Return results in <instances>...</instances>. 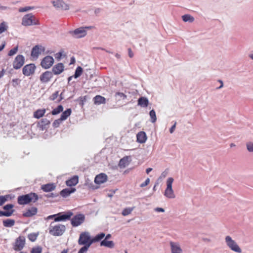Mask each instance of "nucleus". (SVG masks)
<instances>
[{
  "label": "nucleus",
  "instance_id": "1",
  "mask_svg": "<svg viewBox=\"0 0 253 253\" xmlns=\"http://www.w3.org/2000/svg\"><path fill=\"white\" fill-rule=\"evenodd\" d=\"M39 199L37 194L31 193L18 196L17 203L21 205H26L29 203H35Z\"/></svg>",
  "mask_w": 253,
  "mask_h": 253
},
{
  "label": "nucleus",
  "instance_id": "2",
  "mask_svg": "<svg viewBox=\"0 0 253 253\" xmlns=\"http://www.w3.org/2000/svg\"><path fill=\"white\" fill-rule=\"evenodd\" d=\"M66 230L65 225L61 224H55L54 222L50 223L49 233L53 236H60L64 234Z\"/></svg>",
  "mask_w": 253,
  "mask_h": 253
},
{
  "label": "nucleus",
  "instance_id": "3",
  "mask_svg": "<svg viewBox=\"0 0 253 253\" xmlns=\"http://www.w3.org/2000/svg\"><path fill=\"white\" fill-rule=\"evenodd\" d=\"M22 24L23 26H27L32 25L39 24V20L35 18L34 15L31 13L25 15L22 21Z\"/></svg>",
  "mask_w": 253,
  "mask_h": 253
},
{
  "label": "nucleus",
  "instance_id": "4",
  "mask_svg": "<svg viewBox=\"0 0 253 253\" xmlns=\"http://www.w3.org/2000/svg\"><path fill=\"white\" fill-rule=\"evenodd\" d=\"M173 179L172 177L168 178L167 180V188L165 191V196L169 199H174L175 197V194L172 189V184Z\"/></svg>",
  "mask_w": 253,
  "mask_h": 253
},
{
  "label": "nucleus",
  "instance_id": "5",
  "mask_svg": "<svg viewBox=\"0 0 253 253\" xmlns=\"http://www.w3.org/2000/svg\"><path fill=\"white\" fill-rule=\"evenodd\" d=\"M89 232H82L80 234L79 239V244L80 245H88L91 246L92 243H90L92 241Z\"/></svg>",
  "mask_w": 253,
  "mask_h": 253
},
{
  "label": "nucleus",
  "instance_id": "6",
  "mask_svg": "<svg viewBox=\"0 0 253 253\" xmlns=\"http://www.w3.org/2000/svg\"><path fill=\"white\" fill-rule=\"evenodd\" d=\"M92 28L91 26L80 27L78 29H76L74 31L70 32V34L75 38H81L85 37L86 35L85 29H91Z\"/></svg>",
  "mask_w": 253,
  "mask_h": 253
},
{
  "label": "nucleus",
  "instance_id": "7",
  "mask_svg": "<svg viewBox=\"0 0 253 253\" xmlns=\"http://www.w3.org/2000/svg\"><path fill=\"white\" fill-rule=\"evenodd\" d=\"M225 242L226 245H227L228 247L234 252H236L237 253H241V249L240 247L238 246L236 242L232 239L231 237L228 236L225 237Z\"/></svg>",
  "mask_w": 253,
  "mask_h": 253
},
{
  "label": "nucleus",
  "instance_id": "8",
  "mask_svg": "<svg viewBox=\"0 0 253 253\" xmlns=\"http://www.w3.org/2000/svg\"><path fill=\"white\" fill-rule=\"evenodd\" d=\"M56 217L54 219V222L65 221L69 220L73 215V212L68 211L66 212H59L55 214Z\"/></svg>",
  "mask_w": 253,
  "mask_h": 253
},
{
  "label": "nucleus",
  "instance_id": "9",
  "mask_svg": "<svg viewBox=\"0 0 253 253\" xmlns=\"http://www.w3.org/2000/svg\"><path fill=\"white\" fill-rule=\"evenodd\" d=\"M85 221L84 214L80 213L75 215L71 219V224L73 227H77L82 224Z\"/></svg>",
  "mask_w": 253,
  "mask_h": 253
},
{
  "label": "nucleus",
  "instance_id": "10",
  "mask_svg": "<svg viewBox=\"0 0 253 253\" xmlns=\"http://www.w3.org/2000/svg\"><path fill=\"white\" fill-rule=\"evenodd\" d=\"M25 62V58L22 55H17L12 62V67L16 70L21 69Z\"/></svg>",
  "mask_w": 253,
  "mask_h": 253
},
{
  "label": "nucleus",
  "instance_id": "11",
  "mask_svg": "<svg viewBox=\"0 0 253 253\" xmlns=\"http://www.w3.org/2000/svg\"><path fill=\"white\" fill-rule=\"evenodd\" d=\"M54 64V59L52 56H46L42 59V62H41V66L44 69H49Z\"/></svg>",
  "mask_w": 253,
  "mask_h": 253
},
{
  "label": "nucleus",
  "instance_id": "12",
  "mask_svg": "<svg viewBox=\"0 0 253 253\" xmlns=\"http://www.w3.org/2000/svg\"><path fill=\"white\" fill-rule=\"evenodd\" d=\"M36 67L33 63L27 64L23 67L22 73L24 76H29L35 73Z\"/></svg>",
  "mask_w": 253,
  "mask_h": 253
},
{
  "label": "nucleus",
  "instance_id": "13",
  "mask_svg": "<svg viewBox=\"0 0 253 253\" xmlns=\"http://www.w3.org/2000/svg\"><path fill=\"white\" fill-rule=\"evenodd\" d=\"M24 245L25 238L23 236H20L17 238L13 246V249L16 251H20L24 247Z\"/></svg>",
  "mask_w": 253,
  "mask_h": 253
},
{
  "label": "nucleus",
  "instance_id": "14",
  "mask_svg": "<svg viewBox=\"0 0 253 253\" xmlns=\"http://www.w3.org/2000/svg\"><path fill=\"white\" fill-rule=\"evenodd\" d=\"M53 78V73L50 71H45L40 75V80L42 83H47Z\"/></svg>",
  "mask_w": 253,
  "mask_h": 253
},
{
  "label": "nucleus",
  "instance_id": "15",
  "mask_svg": "<svg viewBox=\"0 0 253 253\" xmlns=\"http://www.w3.org/2000/svg\"><path fill=\"white\" fill-rule=\"evenodd\" d=\"M44 50V49L42 46L37 45L32 48L31 56L34 58L37 59L41 52H43Z\"/></svg>",
  "mask_w": 253,
  "mask_h": 253
},
{
  "label": "nucleus",
  "instance_id": "16",
  "mask_svg": "<svg viewBox=\"0 0 253 253\" xmlns=\"http://www.w3.org/2000/svg\"><path fill=\"white\" fill-rule=\"evenodd\" d=\"M53 5L55 7L61 10H67L69 8V5L62 0H57L54 1Z\"/></svg>",
  "mask_w": 253,
  "mask_h": 253
},
{
  "label": "nucleus",
  "instance_id": "17",
  "mask_svg": "<svg viewBox=\"0 0 253 253\" xmlns=\"http://www.w3.org/2000/svg\"><path fill=\"white\" fill-rule=\"evenodd\" d=\"M107 180V176L106 174H98L97 175L95 178V183L97 184H101L105 182H106Z\"/></svg>",
  "mask_w": 253,
  "mask_h": 253
},
{
  "label": "nucleus",
  "instance_id": "18",
  "mask_svg": "<svg viewBox=\"0 0 253 253\" xmlns=\"http://www.w3.org/2000/svg\"><path fill=\"white\" fill-rule=\"evenodd\" d=\"M171 253H182V249L179 244L175 242H170Z\"/></svg>",
  "mask_w": 253,
  "mask_h": 253
},
{
  "label": "nucleus",
  "instance_id": "19",
  "mask_svg": "<svg viewBox=\"0 0 253 253\" xmlns=\"http://www.w3.org/2000/svg\"><path fill=\"white\" fill-rule=\"evenodd\" d=\"M64 66L62 63L56 64L52 68V72L55 75H58L63 72Z\"/></svg>",
  "mask_w": 253,
  "mask_h": 253
},
{
  "label": "nucleus",
  "instance_id": "20",
  "mask_svg": "<svg viewBox=\"0 0 253 253\" xmlns=\"http://www.w3.org/2000/svg\"><path fill=\"white\" fill-rule=\"evenodd\" d=\"M38 212V209L37 208L32 207L28 209L26 211L23 213V215L24 217H32L33 215L37 214Z\"/></svg>",
  "mask_w": 253,
  "mask_h": 253
},
{
  "label": "nucleus",
  "instance_id": "21",
  "mask_svg": "<svg viewBox=\"0 0 253 253\" xmlns=\"http://www.w3.org/2000/svg\"><path fill=\"white\" fill-rule=\"evenodd\" d=\"M79 183V176L74 175L70 179L66 181V184L68 186L72 187L75 186Z\"/></svg>",
  "mask_w": 253,
  "mask_h": 253
},
{
  "label": "nucleus",
  "instance_id": "22",
  "mask_svg": "<svg viewBox=\"0 0 253 253\" xmlns=\"http://www.w3.org/2000/svg\"><path fill=\"white\" fill-rule=\"evenodd\" d=\"M56 186L53 183L45 184L42 186V189L45 192H49L54 190L55 189Z\"/></svg>",
  "mask_w": 253,
  "mask_h": 253
},
{
  "label": "nucleus",
  "instance_id": "23",
  "mask_svg": "<svg viewBox=\"0 0 253 253\" xmlns=\"http://www.w3.org/2000/svg\"><path fill=\"white\" fill-rule=\"evenodd\" d=\"M75 191L76 189L75 188L64 189L61 191L60 195L63 197L66 198Z\"/></svg>",
  "mask_w": 253,
  "mask_h": 253
},
{
  "label": "nucleus",
  "instance_id": "24",
  "mask_svg": "<svg viewBox=\"0 0 253 253\" xmlns=\"http://www.w3.org/2000/svg\"><path fill=\"white\" fill-rule=\"evenodd\" d=\"M93 102L96 105L105 104L106 98L100 95H96L93 97Z\"/></svg>",
  "mask_w": 253,
  "mask_h": 253
},
{
  "label": "nucleus",
  "instance_id": "25",
  "mask_svg": "<svg viewBox=\"0 0 253 253\" xmlns=\"http://www.w3.org/2000/svg\"><path fill=\"white\" fill-rule=\"evenodd\" d=\"M136 140L140 143H143L146 140V135L144 131H140L136 135Z\"/></svg>",
  "mask_w": 253,
  "mask_h": 253
},
{
  "label": "nucleus",
  "instance_id": "26",
  "mask_svg": "<svg viewBox=\"0 0 253 253\" xmlns=\"http://www.w3.org/2000/svg\"><path fill=\"white\" fill-rule=\"evenodd\" d=\"M138 104L141 107H147L149 105V101L145 97H140L138 99Z\"/></svg>",
  "mask_w": 253,
  "mask_h": 253
},
{
  "label": "nucleus",
  "instance_id": "27",
  "mask_svg": "<svg viewBox=\"0 0 253 253\" xmlns=\"http://www.w3.org/2000/svg\"><path fill=\"white\" fill-rule=\"evenodd\" d=\"M15 223V221L13 219L7 218L3 220V226L5 227H12Z\"/></svg>",
  "mask_w": 253,
  "mask_h": 253
},
{
  "label": "nucleus",
  "instance_id": "28",
  "mask_svg": "<svg viewBox=\"0 0 253 253\" xmlns=\"http://www.w3.org/2000/svg\"><path fill=\"white\" fill-rule=\"evenodd\" d=\"M45 113V109H38L34 112L33 116L35 118L40 119L43 117Z\"/></svg>",
  "mask_w": 253,
  "mask_h": 253
},
{
  "label": "nucleus",
  "instance_id": "29",
  "mask_svg": "<svg viewBox=\"0 0 253 253\" xmlns=\"http://www.w3.org/2000/svg\"><path fill=\"white\" fill-rule=\"evenodd\" d=\"M101 246L106 247L109 248H113L114 247V243L113 241H108L104 239L100 243Z\"/></svg>",
  "mask_w": 253,
  "mask_h": 253
},
{
  "label": "nucleus",
  "instance_id": "30",
  "mask_svg": "<svg viewBox=\"0 0 253 253\" xmlns=\"http://www.w3.org/2000/svg\"><path fill=\"white\" fill-rule=\"evenodd\" d=\"M105 237V234L102 232L100 233L97 235H96L94 238L92 239V241L90 243H96L100 241H101L102 239H103Z\"/></svg>",
  "mask_w": 253,
  "mask_h": 253
},
{
  "label": "nucleus",
  "instance_id": "31",
  "mask_svg": "<svg viewBox=\"0 0 253 253\" xmlns=\"http://www.w3.org/2000/svg\"><path fill=\"white\" fill-rule=\"evenodd\" d=\"M72 111L70 108L67 109L64 112H63L62 114H61L60 119L63 121H65L67 119L68 117L70 116L71 114Z\"/></svg>",
  "mask_w": 253,
  "mask_h": 253
},
{
  "label": "nucleus",
  "instance_id": "32",
  "mask_svg": "<svg viewBox=\"0 0 253 253\" xmlns=\"http://www.w3.org/2000/svg\"><path fill=\"white\" fill-rule=\"evenodd\" d=\"M39 232H34L30 233L28 235V238L29 240V241L34 242L36 241L39 236Z\"/></svg>",
  "mask_w": 253,
  "mask_h": 253
},
{
  "label": "nucleus",
  "instance_id": "33",
  "mask_svg": "<svg viewBox=\"0 0 253 253\" xmlns=\"http://www.w3.org/2000/svg\"><path fill=\"white\" fill-rule=\"evenodd\" d=\"M64 108L62 105H59L57 107L54 109L51 112V114L53 116L59 114L60 112H63Z\"/></svg>",
  "mask_w": 253,
  "mask_h": 253
},
{
  "label": "nucleus",
  "instance_id": "34",
  "mask_svg": "<svg viewBox=\"0 0 253 253\" xmlns=\"http://www.w3.org/2000/svg\"><path fill=\"white\" fill-rule=\"evenodd\" d=\"M182 20L184 22H193L194 20V17L190 15H183L182 16Z\"/></svg>",
  "mask_w": 253,
  "mask_h": 253
},
{
  "label": "nucleus",
  "instance_id": "35",
  "mask_svg": "<svg viewBox=\"0 0 253 253\" xmlns=\"http://www.w3.org/2000/svg\"><path fill=\"white\" fill-rule=\"evenodd\" d=\"M128 164V157H124L123 159H120L119 162V165L120 167L125 168Z\"/></svg>",
  "mask_w": 253,
  "mask_h": 253
},
{
  "label": "nucleus",
  "instance_id": "36",
  "mask_svg": "<svg viewBox=\"0 0 253 253\" xmlns=\"http://www.w3.org/2000/svg\"><path fill=\"white\" fill-rule=\"evenodd\" d=\"M134 207L133 208H125L123 211L122 214L123 216H127L129 214L134 210Z\"/></svg>",
  "mask_w": 253,
  "mask_h": 253
},
{
  "label": "nucleus",
  "instance_id": "37",
  "mask_svg": "<svg viewBox=\"0 0 253 253\" xmlns=\"http://www.w3.org/2000/svg\"><path fill=\"white\" fill-rule=\"evenodd\" d=\"M13 211H14L13 210H12L10 211H0V216H6V217L10 216L12 215V214L13 213Z\"/></svg>",
  "mask_w": 253,
  "mask_h": 253
},
{
  "label": "nucleus",
  "instance_id": "38",
  "mask_svg": "<svg viewBox=\"0 0 253 253\" xmlns=\"http://www.w3.org/2000/svg\"><path fill=\"white\" fill-rule=\"evenodd\" d=\"M82 72H83V69L81 67H77L76 71H75L74 77L75 78L80 77L81 76Z\"/></svg>",
  "mask_w": 253,
  "mask_h": 253
},
{
  "label": "nucleus",
  "instance_id": "39",
  "mask_svg": "<svg viewBox=\"0 0 253 253\" xmlns=\"http://www.w3.org/2000/svg\"><path fill=\"white\" fill-rule=\"evenodd\" d=\"M149 115L151 119V122L152 123H155L156 121V116L155 111L154 110H151L150 111Z\"/></svg>",
  "mask_w": 253,
  "mask_h": 253
},
{
  "label": "nucleus",
  "instance_id": "40",
  "mask_svg": "<svg viewBox=\"0 0 253 253\" xmlns=\"http://www.w3.org/2000/svg\"><path fill=\"white\" fill-rule=\"evenodd\" d=\"M7 29V26L4 22L0 24V34L5 31Z\"/></svg>",
  "mask_w": 253,
  "mask_h": 253
},
{
  "label": "nucleus",
  "instance_id": "41",
  "mask_svg": "<svg viewBox=\"0 0 253 253\" xmlns=\"http://www.w3.org/2000/svg\"><path fill=\"white\" fill-rule=\"evenodd\" d=\"M18 51V46L15 47H14L10 50L9 53H8V55L9 56H12L14 54H16Z\"/></svg>",
  "mask_w": 253,
  "mask_h": 253
},
{
  "label": "nucleus",
  "instance_id": "42",
  "mask_svg": "<svg viewBox=\"0 0 253 253\" xmlns=\"http://www.w3.org/2000/svg\"><path fill=\"white\" fill-rule=\"evenodd\" d=\"M90 246V245H84V246H83L81 249L80 250V251H79L78 253H85L87 252V251L88 250V248H89Z\"/></svg>",
  "mask_w": 253,
  "mask_h": 253
},
{
  "label": "nucleus",
  "instance_id": "43",
  "mask_svg": "<svg viewBox=\"0 0 253 253\" xmlns=\"http://www.w3.org/2000/svg\"><path fill=\"white\" fill-rule=\"evenodd\" d=\"M8 198V195L0 196V206L6 202Z\"/></svg>",
  "mask_w": 253,
  "mask_h": 253
},
{
  "label": "nucleus",
  "instance_id": "44",
  "mask_svg": "<svg viewBox=\"0 0 253 253\" xmlns=\"http://www.w3.org/2000/svg\"><path fill=\"white\" fill-rule=\"evenodd\" d=\"M42 252V248L41 247L33 248L32 250L31 253H41Z\"/></svg>",
  "mask_w": 253,
  "mask_h": 253
},
{
  "label": "nucleus",
  "instance_id": "45",
  "mask_svg": "<svg viewBox=\"0 0 253 253\" xmlns=\"http://www.w3.org/2000/svg\"><path fill=\"white\" fill-rule=\"evenodd\" d=\"M61 121H64L62 120H61V119H58L57 120H55L53 123V126L54 127H57L60 126V124L61 122Z\"/></svg>",
  "mask_w": 253,
  "mask_h": 253
},
{
  "label": "nucleus",
  "instance_id": "46",
  "mask_svg": "<svg viewBox=\"0 0 253 253\" xmlns=\"http://www.w3.org/2000/svg\"><path fill=\"white\" fill-rule=\"evenodd\" d=\"M247 148L248 151L253 152V143L250 142L247 143Z\"/></svg>",
  "mask_w": 253,
  "mask_h": 253
},
{
  "label": "nucleus",
  "instance_id": "47",
  "mask_svg": "<svg viewBox=\"0 0 253 253\" xmlns=\"http://www.w3.org/2000/svg\"><path fill=\"white\" fill-rule=\"evenodd\" d=\"M41 124H42V126H45L49 125L50 124V121L47 119H43L40 121Z\"/></svg>",
  "mask_w": 253,
  "mask_h": 253
},
{
  "label": "nucleus",
  "instance_id": "48",
  "mask_svg": "<svg viewBox=\"0 0 253 253\" xmlns=\"http://www.w3.org/2000/svg\"><path fill=\"white\" fill-rule=\"evenodd\" d=\"M59 95V92L58 91H56L55 92H54L51 96L49 97V99L50 100H52V101H54L55 100L57 97H58Z\"/></svg>",
  "mask_w": 253,
  "mask_h": 253
},
{
  "label": "nucleus",
  "instance_id": "49",
  "mask_svg": "<svg viewBox=\"0 0 253 253\" xmlns=\"http://www.w3.org/2000/svg\"><path fill=\"white\" fill-rule=\"evenodd\" d=\"M63 51H60L59 52L55 54V58L58 61L60 60L61 59V57L63 56Z\"/></svg>",
  "mask_w": 253,
  "mask_h": 253
},
{
  "label": "nucleus",
  "instance_id": "50",
  "mask_svg": "<svg viewBox=\"0 0 253 253\" xmlns=\"http://www.w3.org/2000/svg\"><path fill=\"white\" fill-rule=\"evenodd\" d=\"M13 208V205L12 204H7L4 207V208H3V209L6 210V211H10L12 210V209Z\"/></svg>",
  "mask_w": 253,
  "mask_h": 253
},
{
  "label": "nucleus",
  "instance_id": "51",
  "mask_svg": "<svg viewBox=\"0 0 253 253\" xmlns=\"http://www.w3.org/2000/svg\"><path fill=\"white\" fill-rule=\"evenodd\" d=\"M150 183V179L147 178L145 181L140 185V187L143 188L148 185Z\"/></svg>",
  "mask_w": 253,
  "mask_h": 253
},
{
  "label": "nucleus",
  "instance_id": "52",
  "mask_svg": "<svg viewBox=\"0 0 253 253\" xmlns=\"http://www.w3.org/2000/svg\"><path fill=\"white\" fill-rule=\"evenodd\" d=\"M33 9V7L30 6H26L25 7L21 8L19 9V11L20 12H24L27 11L28 10H30Z\"/></svg>",
  "mask_w": 253,
  "mask_h": 253
},
{
  "label": "nucleus",
  "instance_id": "53",
  "mask_svg": "<svg viewBox=\"0 0 253 253\" xmlns=\"http://www.w3.org/2000/svg\"><path fill=\"white\" fill-rule=\"evenodd\" d=\"M20 80L18 79H13L12 81V83H13V85L15 86L19 84Z\"/></svg>",
  "mask_w": 253,
  "mask_h": 253
},
{
  "label": "nucleus",
  "instance_id": "54",
  "mask_svg": "<svg viewBox=\"0 0 253 253\" xmlns=\"http://www.w3.org/2000/svg\"><path fill=\"white\" fill-rule=\"evenodd\" d=\"M176 123L175 122L174 124V125L172 126L171 128H170L169 131L170 133H172L173 131H174L176 127Z\"/></svg>",
  "mask_w": 253,
  "mask_h": 253
},
{
  "label": "nucleus",
  "instance_id": "55",
  "mask_svg": "<svg viewBox=\"0 0 253 253\" xmlns=\"http://www.w3.org/2000/svg\"><path fill=\"white\" fill-rule=\"evenodd\" d=\"M128 56L130 58H132L133 57V53L131 48L128 49Z\"/></svg>",
  "mask_w": 253,
  "mask_h": 253
},
{
  "label": "nucleus",
  "instance_id": "56",
  "mask_svg": "<svg viewBox=\"0 0 253 253\" xmlns=\"http://www.w3.org/2000/svg\"><path fill=\"white\" fill-rule=\"evenodd\" d=\"M155 211L157 212H164L165 210L162 208H156Z\"/></svg>",
  "mask_w": 253,
  "mask_h": 253
},
{
  "label": "nucleus",
  "instance_id": "57",
  "mask_svg": "<svg viewBox=\"0 0 253 253\" xmlns=\"http://www.w3.org/2000/svg\"><path fill=\"white\" fill-rule=\"evenodd\" d=\"M5 71L4 69L0 70V79L2 78V77L4 75Z\"/></svg>",
  "mask_w": 253,
  "mask_h": 253
},
{
  "label": "nucleus",
  "instance_id": "58",
  "mask_svg": "<svg viewBox=\"0 0 253 253\" xmlns=\"http://www.w3.org/2000/svg\"><path fill=\"white\" fill-rule=\"evenodd\" d=\"M168 174V171L167 170H165V171H163L162 172V173L161 174V177H165L166 176V175H167Z\"/></svg>",
  "mask_w": 253,
  "mask_h": 253
},
{
  "label": "nucleus",
  "instance_id": "59",
  "mask_svg": "<svg viewBox=\"0 0 253 253\" xmlns=\"http://www.w3.org/2000/svg\"><path fill=\"white\" fill-rule=\"evenodd\" d=\"M5 46V42H4L2 43V44H1L0 45V51H1L4 48Z\"/></svg>",
  "mask_w": 253,
  "mask_h": 253
},
{
  "label": "nucleus",
  "instance_id": "60",
  "mask_svg": "<svg viewBox=\"0 0 253 253\" xmlns=\"http://www.w3.org/2000/svg\"><path fill=\"white\" fill-rule=\"evenodd\" d=\"M117 94L119 95L120 97H123L124 98L126 97V95L123 92H118Z\"/></svg>",
  "mask_w": 253,
  "mask_h": 253
},
{
  "label": "nucleus",
  "instance_id": "61",
  "mask_svg": "<svg viewBox=\"0 0 253 253\" xmlns=\"http://www.w3.org/2000/svg\"><path fill=\"white\" fill-rule=\"evenodd\" d=\"M56 217V215H55V214H53V215H49L47 218L48 219H51V218H55Z\"/></svg>",
  "mask_w": 253,
  "mask_h": 253
},
{
  "label": "nucleus",
  "instance_id": "62",
  "mask_svg": "<svg viewBox=\"0 0 253 253\" xmlns=\"http://www.w3.org/2000/svg\"><path fill=\"white\" fill-rule=\"evenodd\" d=\"M105 237V240H108V239H109L111 238V235L110 234H108Z\"/></svg>",
  "mask_w": 253,
  "mask_h": 253
},
{
  "label": "nucleus",
  "instance_id": "63",
  "mask_svg": "<svg viewBox=\"0 0 253 253\" xmlns=\"http://www.w3.org/2000/svg\"><path fill=\"white\" fill-rule=\"evenodd\" d=\"M152 169L151 168H148V169H146V173L148 174L149 173V172L152 170Z\"/></svg>",
  "mask_w": 253,
  "mask_h": 253
},
{
  "label": "nucleus",
  "instance_id": "64",
  "mask_svg": "<svg viewBox=\"0 0 253 253\" xmlns=\"http://www.w3.org/2000/svg\"><path fill=\"white\" fill-rule=\"evenodd\" d=\"M250 57L251 59L253 60V54H252L250 55Z\"/></svg>",
  "mask_w": 253,
  "mask_h": 253
}]
</instances>
